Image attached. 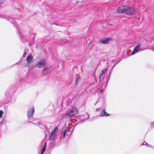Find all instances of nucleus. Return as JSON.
I'll list each match as a JSON object with an SVG mask.
<instances>
[{
	"instance_id": "nucleus-8",
	"label": "nucleus",
	"mask_w": 154,
	"mask_h": 154,
	"mask_svg": "<svg viewBox=\"0 0 154 154\" xmlns=\"http://www.w3.org/2000/svg\"><path fill=\"white\" fill-rule=\"evenodd\" d=\"M108 71L107 69H105L104 70H102V72L99 76L100 81H101L103 80L104 77V76Z\"/></svg>"
},
{
	"instance_id": "nucleus-33",
	"label": "nucleus",
	"mask_w": 154,
	"mask_h": 154,
	"mask_svg": "<svg viewBox=\"0 0 154 154\" xmlns=\"http://www.w3.org/2000/svg\"><path fill=\"white\" fill-rule=\"evenodd\" d=\"M3 120H2V121L0 123H1L3 122Z\"/></svg>"
},
{
	"instance_id": "nucleus-7",
	"label": "nucleus",
	"mask_w": 154,
	"mask_h": 154,
	"mask_svg": "<svg viewBox=\"0 0 154 154\" xmlns=\"http://www.w3.org/2000/svg\"><path fill=\"white\" fill-rule=\"evenodd\" d=\"M126 8L124 5H120L117 9V11L119 13H125Z\"/></svg>"
},
{
	"instance_id": "nucleus-3",
	"label": "nucleus",
	"mask_w": 154,
	"mask_h": 154,
	"mask_svg": "<svg viewBox=\"0 0 154 154\" xmlns=\"http://www.w3.org/2000/svg\"><path fill=\"white\" fill-rule=\"evenodd\" d=\"M46 61L44 59L40 60L38 62L36 66V67L38 68H42L45 65Z\"/></svg>"
},
{
	"instance_id": "nucleus-28",
	"label": "nucleus",
	"mask_w": 154,
	"mask_h": 154,
	"mask_svg": "<svg viewBox=\"0 0 154 154\" xmlns=\"http://www.w3.org/2000/svg\"><path fill=\"white\" fill-rule=\"evenodd\" d=\"M31 122L32 123V124H33V125H36V124L35 123H33V122Z\"/></svg>"
},
{
	"instance_id": "nucleus-35",
	"label": "nucleus",
	"mask_w": 154,
	"mask_h": 154,
	"mask_svg": "<svg viewBox=\"0 0 154 154\" xmlns=\"http://www.w3.org/2000/svg\"><path fill=\"white\" fill-rule=\"evenodd\" d=\"M42 154V153H41V154Z\"/></svg>"
},
{
	"instance_id": "nucleus-26",
	"label": "nucleus",
	"mask_w": 154,
	"mask_h": 154,
	"mask_svg": "<svg viewBox=\"0 0 154 154\" xmlns=\"http://www.w3.org/2000/svg\"><path fill=\"white\" fill-rule=\"evenodd\" d=\"M151 125L152 126H153L154 125V122H153L151 123Z\"/></svg>"
},
{
	"instance_id": "nucleus-18",
	"label": "nucleus",
	"mask_w": 154,
	"mask_h": 154,
	"mask_svg": "<svg viewBox=\"0 0 154 154\" xmlns=\"http://www.w3.org/2000/svg\"><path fill=\"white\" fill-rule=\"evenodd\" d=\"M107 84V82H105L103 83L102 85V88H105L106 85Z\"/></svg>"
},
{
	"instance_id": "nucleus-6",
	"label": "nucleus",
	"mask_w": 154,
	"mask_h": 154,
	"mask_svg": "<svg viewBox=\"0 0 154 154\" xmlns=\"http://www.w3.org/2000/svg\"><path fill=\"white\" fill-rule=\"evenodd\" d=\"M111 39L110 38H104L99 39V42L100 43L102 44H107L108 43L109 41Z\"/></svg>"
},
{
	"instance_id": "nucleus-21",
	"label": "nucleus",
	"mask_w": 154,
	"mask_h": 154,
	"mask_svg": "<svg viewBox=\"0 0 154 154\" xmlns=\"http://www.w3.org/2000/svg\"><path fill=\"white\" fill-rule=\"evenodd\" d=\"M148 144L147 143L145 142H143L142 144L141 145H147Z\"/></svg>"
},
{
	"instance_id": "nucleus-14",
	"label": "nucleus",
	"mask_w": 154,
	"mask_h": 154,
	"mask_svg": "<svg viewBox=\"0 0 154 154\" xmlns=\"http://www.w3.org/2000/svg\"><path fill=\"white\" fill-rule=\"evenodd\" d=\"M55 137V135L51 133L49 139L50 140H53Z\"/></svg>"
},
{
	"instance_id": "nucleus-16",
	"label": "nucleus",
	"mask_w": 154,
	"mask_h": 154,
	"mask_svg": "<svg viewBox=\"0 0 154 154\" xmlns=\"http://www.w3.org/2000/svg\"><path fill=\"white\" fill-rule=\"evenodd\" d=\"M67 132V130L66 129H65L64 131L62 132V134L63 135V138L65 137L66 134Z\"/></svg>"
},
{
	"instance_id": "nucleus-9",
	"label": "nucleus",
	"mask_w": 154,
	"mask_h": 154,
	"mask_svg": "<svg viewBox=\"0 0 154 154\" xmlns=\"http://www.w3.org/2000/svg\"><path fill=\"white\" fill-rule=\"evenodd\" d=\"M140 45L138 44L134 48L133 51L131 54V55H133L137 52L140 49Z\"/></svg>"
},
{
	"instance_id": "nucleus-24",
	"label": "nucleus",
	"mask_w": 154,
	"mask_h": 154,
	"mask_svg": "<svg viewBox=\"0 0 154 154\" xmlns=\"http://www.w3.org/2000/svg\"><path fill=\"white\" fill-rule=\"evenodd\" d=\"M46 148H45V147H43V149H42V151H45V149H46Z\"/></svg>"
},
{
	"instance_id": "nucleus-32",
	"label": "nucleus",
	"mask_w": 154,
	"mask_h": 154,
	"mask_svg": "<svg viewBox=\"0 0 154 154\" xmlns=\"http://www.w3.org/2000/svg\"><path fill=\"white\" fill-rule=\"evenodd\" d=\"M112 24H109V26H112Z\"/></svg>"
},
{
	"instance_id": "nucleus-11",
	"label": "nucleus",
	"mask_w": 154,
	"mask_h": 154,
	"mask_svg": "<svg viewBox=\"0 0 154 154\" xmlns=\"http://www.w3.org/2000/svg\"><path fill=\"white\" fill-rule=\"evenodd\" d=\"M48 71L49 68H48L47 67L44 68L42 73V75L43 76H45L47 75Z\"/></svg>"
},
{
	"instance_id": "nucleus-15",
	"label": "nucleus",
	"mask_w": 154,
	"mask_h": 154,
	"mask_svg": "<svg viewBox=\"0 0 154 154\" xmlns=\"http://www.w3.org/2000/svg\"><path fill=\"white\" fill-rule=\"evenodd\" d=\"M58 130V128L57 127L54 128L52 130L51 133L52 134H54L56 132V131Z\"/></svg>"
},
{
	"instance_id": "nucleus-27",
	"label": "nucleus",
	"mask_w": 154,
	"mask_h": 154,
	"mask_svg": "<svg viewBox=\"0 0 154 154\" xmlns=\"http://www.w3.org/2000/svg\"><path fill=\"white\" fill-rule=\"evenodd\" d=\"M45 151H42V152H41V153H42V154H43V153H44V152Z\"/></svg>"
},
{
	"instance_id": "nucleus-31",
	"label": "nucleus",
	"mask_w": 154,
	"mask_h": 154,
	"mask_svg": "<svg viewBox=\"0 0 154 154\" xmlns=\"http://www.w3.org/2000/svg\"><path fill=\"white\" fill-rule=\"evenodd\" d=\"M111 70L110 71V72H109V76H110V74H111Z\"/></svg>"
},
{
	"instance_id": "nucleus-12",
	"label": "nucleus",
	"mask_w": 154,
	"mask_h": 154,
	"mask_svg": "<svg viewBox=\"0 0 154 154\" xmlns=\"http://www.w3.org/2000/svg\"><path fill=\"white\" fill-rule=\"evenodd\" d=\"M84 116H85V119L81 120V122H83L85 121V120L88 119L89 118L88 114L87 112H86V113L85 114Z\"/></svg>"
},
{
	"instance_id": "nucleus-10",
	"label": "nucleus",
	"mask_w": 154,
	"mask_h": 154,
	"mask_svg": "<svg viewBox=\"0 0 154 154\" xmlns=\"http://www.w3.org/2000/svg\"><path fill=\"white\" fill-rule=\"evenodd\" d=\"M109 115V114L107 113L106 111V109H103V110L101 112L100 116H107Z\"/></svg>"
},
{
	"instance_id": "nucleus-30",
	"label": "nucleus",
	"mask_w": 154,
	"mask_h": 154,
	"mask_svg": "<svg viewBox=\"0 0 154 154\" xmlns=\"http://www.w3.org/2000/svg\"><path fill=\"white\" fill-rule=\"evenodd\" d=\"M22 42L23 43H25L26 42L25 41H22Z\"/></svg>"
},
{
	"instance_id": "nucleus-5",
	"label": "nucleus",
	"mask_w": 154,
	"mask_h": 154,
	"mask_svg": "<svg viewBox=\"0 0 154 154\" xmlns=\"http://www.w3.org/2000/svg\"><path fill=\"white\" fill-rule=\"evenodd\" d=\"M33 56L32 55H28L27 57L26 61L27 63H25V66L27 67L29 66L30 63L32 61Z\"/></svg>"
},
{
	"instance_id": "nucleus-2",
	"label": "nucleus",
	"mask_w": 154,
	"mask_h": 154,
	"mask_svg": "<svg viewBox=\"0 0 154 154\" xmlns=\"http://www.w3.org/2000/svg\"><path fill=\"white\" fill-rule=\"evenodd\" d=\"M75 112L74 111L73 108L70 111L68 112L64 116V117L66 118H69L72 117L73 115L75 114Z\"/></svg>"
},
{
	"instance_id": "nucleus-22",
	"label": "nucleus",
	"mask_w": 154,
	"mask_h": 154,
	"mask_svg": "<svg viewBox=\"0 0 154 154\" xmlns=\"http://www.w3.org/2000/svg\"><path fill=\"white\" fill-rule=\"evenodd\" d=\"M100 109V108H97V109H96V112H97Z\"/></svg>"
},
{
	"instance_id": "nucleus-17",
	"label": "nucleus",
	"mask_w": 154,
	"mask_h": 154,
	"mask_svg": "<svg viewBox=\"0 0 154 154\" xmlns=\"http://www.w3.org/2000/svg\"><path fill=\"white\" fill-rule=\"evenodd\" d=\"M28 51V49H26L24 50V52L23 54V57H25L26 56V55L27 54V52Z\"/></svg>"
},
{
	"instance_id": "nucleus-13",
	"label": "nucleus",
	"mask_w": 154,
	"mask_h": 154,
	"mask_svg": "<svg viewBox=\"0 0 154 154\" xmlns=\"http://www.w3.org/2000/svg\"><path fill=\"white\" fill-rule=\"evenodd\" d=\"M76 81L75 82V84H77L78 82L79 81L80 79V76L79 75H76Z\"/></svg>"
},
{
	"instance_id": "nucleus-36",
	"label": "nucleus",
	"mask_w": 154,
	"mask_h": 154,
	"mask_svg": "<svg viewBox=\"0 0 154 154\" xmlns=\"http://www.w3.org/2000/svg\"><path fill=\"white\" fill-rule=\"evenodd\" d=\"M42 154V153H41V154Z\"/></svg>"
},
{
	"instance_id": "nucleus-19",
	"label": "nucleus",
	"mask_w": 154,
	"mask_h": 154,
	"mask_svg": "<svg viewBox=\"0 0 154 154\" xmlns=\"http://www.w3.org/2000/svg\"><path fill=\"white\" fill-rule=\"evenodd\" d=\"M38 124H39V125L40 127H42V128H45V126L42 124L38 123Z\"/></svg>"
},
{
	"instance_id": "nucleus-20",
	"label": "nucleus",
	"mask_w": 154,
	"mask_h": 154,
	"mask_svg": "<svg viewBox=\"0 0 154 154\" xmlns=\"http://www.w3.org/2000/svg\"><path fill=\"white\" fill-rule=\"evenodd\" d=\"M3 113V112L2 111L0 110V118H2V117Z\"/></svg>"
},
{
	"instance_id": "nucleus-1",
	"label": "nucleus",
	"mask_w": 154,
	"mask_h": 154,
	"mask_svg": "<svg viewBox=\"0 0 154 154\" xmlns=\"http://www.w3.org/2000/svg\"><path fill=\"white\" fill-rule=\"evenodd\" d=\"M136 11L132 8H126L125 13L127 15H132L136 13Z\"/></svg>"
},
{
	"instance_id": "nucleus-4",
	"label": "nucleus",
	"mask_w": 154,
	"mask_h": 154,
	"mask_svg": "<svg viewBox=\"0 0 154 154\" xmlns=\"http://www.w3.org/2000/svg\"><path fill=\"white\" fill-rule=\"evenodd\" d=\"M34 112V107H32L29 109L27 112V117L28 119H30L33 116Z\"/></svg>"
},
{
	"instance_id": "nucleus-25",
	"label": "nucleus",
	"mask_w": 154,
	"mask_h": 154,
	"mask_svg": "<svg viewBox=\"0 0 154 154\" xmlns=\"http://www.w3.org/2000/svg\"><path fill=\"white\" fill-rule=\"evenodd\" d=\"M46 143H47L45 142V145H44V146L43 147H45V148H46Z\"/></svg>"
},
{
	"instance_id": "nucleus-23",
	"label": "nucleus",
	"mask_w": 154,
	"mask_h": 154,
	"mask_svg": "<svg viewBox=\"0 0 154 154\" xmlns=\"http://www.w3.org/2000/svg\"><path fill=\"white\" fill-rule=\"evenodd\" d=\"M151 49L153 51H154V50L152 49H151L150 48H145L143 50H145V49Z\"/></svg>"
},
{
	"instance_id": "nucleus-34",
	"label": "nucleus",
	"mask_w": 154,
	"mask_h": 154,
	"mask_svg": "<svg viewBox=\"0 0 154 154\" xmlns=\"http://www.w3.org/2000/svg\"><path fill=\"white\" fill-rule=\"evenodd\" d=\"M11 22L12 23H13L12 22ZM14 25L15 24L14 23Z\"/></svg>"
},
{
	"instance_id": "nucleus-29",
	"label": "nucleus",
	"mask_w": 154,
	"mask_h": 154,
	"mask_svg": "<svg viewBox=\"0 0 154 154\" xmlns=\"http://www.w3.org/2000/svg\"><path fill=\"white\" fill-rule=\"evenodd\" d=\"M116 64H115L114 65H113V66H112V68H113L115 66Z\"/></svg>"
}]
</instances>
